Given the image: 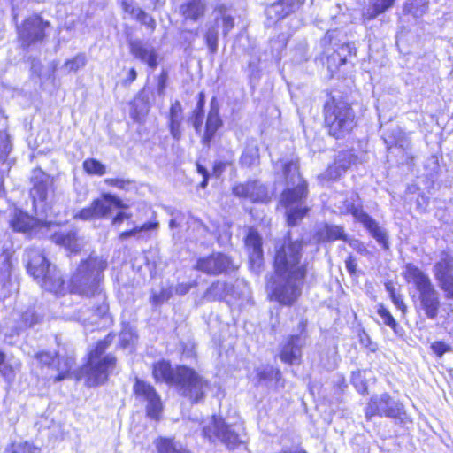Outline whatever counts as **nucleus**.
<instances>
[{"label":"nucleus","mask_w":453,"mask_h":453,"mask_svg":"<svg viewBox=\"0 0 453 453\" xmlns=\"http://www.w3.org/2000/svg\"><path fill=\"white\" fill-rule=\"evenodd\" d=\"M206 4L204 0H187L180 5V13L186 19L198 20L204 15Z\"/></svg>","instance_id":"obj_34"},{"label":"nucleus","mask_w":453,"mask_h":453,"mask_svg":"<svg viewBox=\"0 0 453 453\" xmlns=\"http://www.w3.org/2000/svg\"><path fill=\"white\" fill-rule=\"evenodd\" d=\"M346 242H348L349 245L359 254L363 256H368L370 254L367 247L362 242L357 239H350L349 241L347 240Z\"/></svg>","instance_id":"obj_57"},{"label":"nucleus","mask_w":453,"mask_h":453,"mask_svg":"<svg viewBox=\"0 0 453 453\" xmlns=\"http://www.w3.org/2000/svg\"><path fill=\"white\" fill-rule=\"evenodd\" d=\"M40 320L39 316L34 310H27L20 316L18 325L12 328L11 335L19 334L21 330L31 327Z\"/></svg>","instance_id":"obj_38"},{"label":"nucleus","mask_w":453,"mask_h":453,"mask_svg":"<svg viewBox=\"0 0 453 453\" xmlns=\"http://www.w3.org/2000/svg\"><path fill=\"white\" fill-rule=\"evenodd\" d=\"M111 344L110 336L99 341L89 352L88 360L81 369V375L86 377L88 387H96L104 383L116 365V357L111 354H104Z\"/></svg>","instance_id":"obj_6"},{"label":"nucleus","mask_w":453,"mask_h":453,"mask_svg":"<svg viewBox=\"0 0 453 453\" xmlns=\"http://www.w3.org/2000/svg\"><path fill=\"white\" fill-rule=\"evenodd\" d=\"M304 2L305 0H279L266 8L265 14L268 19L276 21L297 11Z\"/></svg>","instance_id":"obj_27"},{"label":"nucleus","mask_w":453,"mask_h":453,"mask_svg":"<svg viewBox=\"0 0 453 453\" xmlns=\"http://www.w3.org/2000/svg\"><path fill=\"white\" fill-rule=\"evenodd\" d=\"M132 218L131 213L126 211H119L111 220L112 226H120L125 219H130Z\"/></svg>","instance_id":"obj_61"},{"label":"nucleus","mask_w":453,"mask_h":453,"mask_svg":"<svg viewBox=\"0 0 453 453\" xmlns=\"http://www.w3.org/2000/svg\"><path fill=\"white\" fill-rule=\"evenodd\" d=\"M203 434L211 441L217 440L226 444L228 448H234L243 441L237 431L229 428L222 419L212 416L208 424L203 427Z\"/></svg>","instance_id":"obj_14"},{"label":"nucleus","mask_w":453,"mask_h":453,"mask_svg":"<svg viewBox=\"0 0 453 453\" xmlns=\"http://www.w3.org/2000/svg\"><path fill=\"white\" fill-rule=\"evenodd\" d=\"M73 365V359L72 357L58 358L57 367L58 374L56 376L55 380L60 381L67 378Z\"/></svg>","instance_id":"obj_47"},{"label":"nucleus","mask_w":453,"mask_h":453,"mask_svg":"<svg viewBox=\"0 0 453 453\" xmlns=\"http://www.w3.org/2000/svg\"><path fill=\"white\" fill-rule=\"evenodd\" d=\"M351 213L357 221L364 225V226L370 232L372 236L382 246L383 249H389L386 232L379 226L378 223L372 217H370L361 208L355 206H352Z\"/></svg>","instance_id":"obj_22"},{"label":"nucleus","mask_w":453,"mask_h":453,"mask_svg":"<svg viewBox=\"0 0 453 453\" xmlns=\"http://www.w3.org/2000/svg\"><path fill=\"white\" fill-rule=\"evenodd\" d=\"M205 104V96L203 92L198 95V101L196 109L193 111L191 119L192 125L197 133L201 132L203 122V108Z\"/></svg>","instance_id":"obj_40"},{"label":"nucleus","mask_w":453,"mask_h":453,"mask_svg":"<svg viewBox=\"0 0 453 453\" xmlns=\"http://www.w3.org/2000/svg\"><path fill=\"white\" fill-rule=\"evenodd\" d=\"M321 242L347 241V235L342 226L325 224L317 233Z\"/></svg>","instance_id":"obj_35"},{"label":"nucleus","mask_w":453,"mask_h":453,"mask_svg":"<svg viewBox=\"0 0 453 453\" xmlns=\"http://www.w3.org/2000/svg\"><path fill=\"white\" fill-rule=\"evenodd\" d=\"M33 187L30 197L36 213H46L50 206V198L53 194V179L40 169L35 170L31 177Z\"/></svg>","instance_id":"obj_11"},{"label":"nucleus","mask_w":453,"mask_h":453,"mask_svg":"<svg viewBox=\"0 0 453 453\" xmlns=\"http://www.w3.org/2000/svg\"><path fill=\"white\" fill-rule=\"evenodd\" d=\"M345 53H348L349 55L356 54V48L353 43H344L341 46L340 51L332 55L328 58V68L332 69L333 65L332 61L335 60L336 58H339L340 64L339 65H344L347 62V58Z\"/></svg>","instance_id":"obj_44"},{"label":"nucleus","mask_w":453,"mask_h":453,"mask_svg":"<svg viewBox=\"0 0 453 453\" xmlns=\"http://www.w3.org/2000/svg\"><path fill=\"white\" fill-rule=\"evenodd\" d=\"M305 345L303 334L289 336L282 345L280 358L282 362L292 365L302 357V349Z\"/></svg>","instance_id":"obj_24"},{"label":"nucleus","mask_w":453,"mask_h":453,"mask_svg":"<svg viewBox=\"0 0 453 453\" xmlns=\"http://www.w3.org/2000/svg\"><path fill=\"white\" fill-rule=\"evenodd\" d=\"M11 151V145L8 135L5 132L0 131V160H4Z\"/></svg>","instance_id":"obj_51"},{"label":"nucleus","mask_w":453,"mask_h":453,"mask_svg":"<svg viewBox=\"0 0 453 453\" xmlns=\"http://www.w3.org/2000/svg\"><path fill=\"white\" fill-rule=\"evenodd\" d=\"M391 301L394 303V305L403 312V314L406 313L407 306L404 303L403 295H401V294L394 295V296L391 297Z\"/></svg>","instance_id":"obj_60"},{"label":"nucleus","mask_w":453,"mask_h":453,"mask_svg":"<svg viewBox=\"0 0 453 453\" xmlns=\"http://www.w3.org/2000/svg\"><path fill=\"white\" fill-rule=\"evenodd\" d=\"M11 252L4 250L0 254V278L2 280H8L12 274Z\"/></svg>","instance_id":"obj_43"},{"label":"nucleus","mask_w":453,"mask_h":453,"mask_svg":"<svg viewBox=\"0 0 453 453\" xmlns=\"http://www.w3.org/2000/svg\"><path fill=\"white\" fill-rule=\"evenodd\" d=\"M166 81H167V73L166 72L163 71L160 75L158 76L157 81V93L159 96H163L165 93V89L166 87Z\"/></svg>","instance_id":"obj_62"},{"label":"nucleus","mask_w":453,"mask_h":453,"mask_svg":"<svg viewBox=\"0 0 453 453\" xmlns=\"http://www.w3.org/2000/svg\"><path fill=\"white\" fill-rule=\"evenodd\" d=\"M112 207L124 210L127 209L128 205L117 196L104 193L101 197L93 200L89 206L80 210L73 217L84 221L104 219L111 213Z\"/></svg>","instance_id":"obj_12"},{"label":"nucleus","mask_w":453,"mask_h":453,"mask_svg":"<svg viewBox=\"0 0 453 453\" xmlns=\"http://www.w3.org/2000/svg\"><path fill=\"white\" fill-rule=\"evenodd\" d=\"M87 64V57L83 53L77 54L71 59L65 61L64 68L67 73H76L80 69L83 68Z\"/></svg>","instance_id":"obj_46"},{"label":"nucleus","mask_w":453,"mask_h":453,"mask_svg":"<svg viewBox=\"0 0 453 453\" xmlns=\"http://www.w3.org/2000/svg\"><path fill=\"white\" fill-rule=\"evenodd\" d=\"M396 0H370L363 12L365 22L376 19L379 15L392 8Z\"/></svg>","instance_id":"obj_33"},{"label":"nucleus","mask_w":453,"mask_h":453,"mask_svg":"<svg viewBox=\"0 0 453 453\" xmlns=\"http://www.w3.org/2000/svg\"><path fill=\"white\" fill-rule=\"evenodd\" d=\"M177 365L173 367L166 360H159L153 365L152 375L157 382H165L174 386L177 380Z\"/></svg>","instance_id":"obj_28"},{"label":"nucleus","mask_w":453,"mask_h":453,"mask_svg":"<svg viewBox=\"0 0 453 453\" xmlns=\"http://www.w3.org/2000/svg\"><path fill=\"white\" fill-rule=\"evenodd\" d=\"M183 119L182 116V106L180 101H174L170 107L169 111V128L171 135L174 140H180L181 137V122Z\"/></svg>","instance_id":"obj_32"},{"label":"nucleus","mask_w":453,"mask_h":453,"mask_svg":"<svg viewBox=\"0 0 453 453\" xmlns=\"http://www.w3.org/2000/svg\"><path fill=\"white\" fill-rule=\"evenodd\" d=\"M325 122L331 136L345 137L354 127V113L350 106L342 101L330 99L324 106Z\"/></svg>","instance_id":"obj_7"},{"label":"nucleus","mask_w":453,"mask_h":453,"mask_svg":"<svg viewBox=\"0 0 453 453\" xmlns=\"http://www.w3.org/2000/svg\"><path fill=\"white\" fill-rule=\"evenodd\" d=\"M203 298L209 302L224 300L228 304H232L237 299V295L232 285L218 280L208 288Z\"/></svg>","instance_id":"obj_25"},{"label":"nucleus","mask_w":453,"mask_h":453,"mask_svg":"<svg viewBox=\"0 0 453 453\" xmlns=\"http://www.w3.org/2000/svg\"><path fill=\"white\" fill-rule=\"evenodd\" d=\"M275 169H280L286 178L288 188L281 194L280 203L286 208L288 224L295 226L308 211L304 205L307 183L299 174L298 162L295 158L277 161Z\"/></svg>","instance_id":"obj_2"},{"label":"nucleus","mask_w":453,"mask_h":453,"mask_svg":"<svg viewBox=\"0 0 453 453\" xmlns=\"http://www.w3.org/2000/svg\"><path fill=\"white\" fill-rule=\"evenodd\" d=\"M84 171L90 175L102 176L106 173V167L95 158H88L83 164Z\"/></svg>","instance_id":"obj_45"},{"label":"nucleus","mask_w":453,"mask_h":453,"mask_svg":"<svg viewBox=\"0 0 453 453\" xmlns=\"http://www.w3.org/2000/svg\"><path fill=\"white\" fill-rule=\"evenodd\" d=\"M351 381L357 390L361 394H365L367 391L366 383L365 382L364 377L360 371L353 372L351 376Z\"/></svg>","instance_id":"obj_50"},{"label":"nucleus","mask_w":453,"mask_h":453,"mask_svg":"<svg viewBox=\"0 0 453 453\" xmlns=\"http://www.w3.org/2000/svg\"><path fill=\"white\" fill-rule=\"evenodd\" d=\"M121 6L124 12L130 14L133 18L136 16L137 11H140V8L134 4L133 0H122Z\"/></svg>","instance_id":"obj_58"},{"label":"nucleus","mask_w":453,"mask_h":453,"mask_svg":"<svg viewBox=\"0 0 453 453\" xmlns=\"http://www.w3.org/2000/svg\"><path fill=\"white\" fill-rule=\"evenodd\" d=\"M258 161L257 150H247L242 155L241 162L242 165L250 166L256 165Z\"/></svg>","instance_id":"obj_52"},{"label":"nucleus","mask_w":453,"mask_h":453,"mask_svg":"<svg viewBox=\"0 0 453 453\" xmlns=\"http://www.w3.org/2000/svg\"><path fill=\"white\" fill-rule=\"evenodd\" d=\"M212 21L205 24L203 35L205 43L211 55L218 51L219 27L222 26L223 35H226L234 27V18L230 12V5L219 0L215 3L212 11Z\"/></svg>","instance_id":"obj_8"},{"label":"nucleus","mask_w":453,"mask_h":453,"mask_svg":"<svg viewBox=\"0 0 453 453\" xmlns=\"http://www.w3.org/2000/svg\"><path fill=\"white\" fill-rule=\"evenodd\" d=\"M233 192L236 196L250 200L253 203H264L268 199L266 187L257 180H250L236 185L233 188Z\"/></svg>","instance_id":"obj_19"},{"label":"nucleus","mask_w":453,"mask_h":453,"mask_svg":"<svg viewBox=\"0 0 453 453\" xmlns=\"http://www.w3.org/2000/svg\"><path fill=\"white\" fill-rule=\"evenodd\" d=\"M434 279L448 299H453V257L442 252L433 267Z\"/></svg>","instance_id":"obj_16"},{"label":"nucleus","mask_w":453,"mask_h":453,"mask_svg":"<svg viewBox=\"0 0 453 453\" xmlns=\"http://www.w3.org/2000/svg\"><path fill=\"white\" fill-rule=\"evenodd\" d=\"M357 157L351 151H342L338 154L334 164L328 167L326 174L330 179H337L341 174L354 165Z\"/></svg>","instance_id":"obj_29"},{"label":"nucleus","mask_w":453,"mask_h":453,"mask_svg":"<svg viewBox=\"0 0 453 453\" xmlns=\"http://www.w3.org/2000/svg\"><path fill=\"white\" fill-rule=\"evenodd\" d=\"M271 283V298L286 306L292 305L301 296L304 279L289 276H277Z\"/></svg>","instance_id":"obj_13"},{"label":"nucleus","mask_w":453,"mask_h":453,"mask_svg":"<svg viewBox=\"0 0 453 453\" xmlns=\"http://www.w3.org/2000/svg\"><path fill=\"white\" fill-rule=\"evenodd\" d=\"M104 183L107 184L108 186L114 187L116 188L122 190H127L128 186L130 185V181L128 180L119 178H107L104 180Z\"/></svg>","instance_id":"obj_56"},{"label":"nucleus","mask_w":453,"mask_h":453,"mask_svg":"<svg viewBox=\"0 0 453 453\" xmlns=\"http://www.w3.org/2000/svg\"><path fill=\"white\" fill-rule=\"evenodd\" d=\"M351 213L357 221L364 225V226L370 232L372 236L382 246L383 249H389L386 232L379 226L378 223L372 217H370L361 208L355 206H352Z\"/></svg>","instance_id":"obj_20"},{"label":"nucleus","mask_w":453,"mask_h":453,"mask_svg":"<svg viewBox=\"0 0 453 453\" xmlns=\"http://www.w3.org/2000/svg\"><path fill=\"white\" fill-rule=\"evenodd\" d=\"M50 27V22L43 20L39 15L28 17L19 27V35L23 47L42 42L45 37V29Z\"/></svg>","instance_id":"obj_17"},{"label":"nucleus","mask_w":453,"mask_h":453,"mask_svg":"<svg viewBox=\"0 0 453 453\" xmlns=\"http://www.w3.org/2000/svg\"><path fill=\"white\" fill-rule=\"evenodd\" d=\"M106 266L104 260L90 257L79 265L71 277L69 292L90 298L89 305L92 306L93 314L91 317L83 318L84 321L96 323L97 319L104 317L108 312L106 296L100 288L102 273Z\"/></svg>","instance_id":"obj_1"},{"label":"nucleus","mask_w":453,"mask_h":453,"mask_svg":"<svg viewBox=\"0 0 453 453\" xmlns=\"http://www.w3.org/2000/svg\"><path fill=\"white\" fill-rule=\"evenodd\" d=\"M351 213L357 221L364 225V226L370 232L372 236L382 246L383 249H389L386 232L379 226L378 223L372 217H370L361 208L355 206H352Z\"/></svg>","instance_id":"obj_21"},{"label":"nucleus","mask_w":453,"mask_h":453,"mask_svg":"<svg viewBox=\"0 0 453 453\" xmlns=\"http://www.w3.org/2000/svg\"><path fill=\"white\" fill-rule=\"evenodd\" d=\"M26 257L27 273L43 289L55 295H65V284L60 272L50 264L40 250H27Z\"/></svg>","instance_id":"obj_5"},{"label":"nucleus","mask_w":453,"mask_h":453,"mask_svg":"<svg viewBox=\"0 0 453 453\" xmlns=\"http://www.w3.org/2000/svg\"><path fill=\"white\" fill-rule=\"evenodd\" d=\"M196 284L193 283H179L175 288V293L179 296L186 295Z\"/></svg>","instance_id":"obj_63"},{"label":"nucleus","mask_w":453,"mask_h":453,"mask_svg":"<svg viewBox=\"0 0 453 453\" xmlns=\"http://www.w3.org/2000/svg\"><path fill=\"white\" fill-rule=\"evenodd\" d=\"M129 47L131 54L137 59L147 64L150 68L155 69L157 66L158 54L152 45L136 40L132 41L129 43Z\"/></svg>","instance_id":"obj_26"},{"label":"nucleus","mask_w":453,"mask_h":453,"mask_svg":"<svg viewBox=\"0 0 453 453\" xmlns=\"http://www.w3.org/2000/svg\"><path fill=\"white\" fill-rule=\"evenodd\" d=\"M231 265L230 258L223 253H214L201 257L196 261L195 268L206 274L217 275L226 272Z\"/></svg>","instance_id":"obj_18"},{"label":"nucleus","mask_w":453,"mask_h":453,"mask_svg":"<svg viewBox=\"0 0 453 453\" xmlns=\"http://www.w3.org/2000/svg\"><path fill=\"white\" fill-rule=\"evenodd\" d=\"M216 98H212L211 100V108L207 116V120L205 124V132L203 136V143L205 145H209L211 140L213 139L217 130L222 125V121L219 117L218 107L214 106V102Z\"/></svg>","instance_id":"obj_30"},{"label":"nucleus","mask_w":453,"mask_h":453,"mask_svg":"<svg viewBox=\"0 0 453 453\" xmlns=\"http://www.w3.org/2000/svg\"><path fill=\"white\" fill-rule=\"evenodd\" d=\"M134 19L151 30L155 28V20L152 19L150 15L146 13L142 9H140V11H137Z\"/></svg>","instance_id":"obj_53"},{"label":"nucleus","mask_w":453,"mask_h":453,"mask_svg":"<svg viewBox=\"0 0 453 453\" xmlns=\"http://www.w3.org/2000/svg\"><path fill=\"white\" fill-rule=\"evenodd\" d=\"M351 213L357 221L364 225V226L370 232L372 236L382 246L383 249H389L386 232L379 226L378 223L372 217H370L361 208L355 206H352Z\"/></svg>","instance_id":"obj_23"},{"label":"nucleus","mask_w":453,"mask_h":453,"mask_svg":"<svg viewBox=\"0 0 453 453\" xmlns=\"http://www.w3.org/2000/svg\"><path fill=\"white\" fill-rule=\"evenodd\" d=\"M7 453H42L41 446L33 441H21L12 442L7 449Z\"/></svg>","instance_id":"obj_39"},{"label":"nucleus","mask_w":453,"mask_h":453,"mask_svg":"<svg viewBox=\"0 0 453 453\" xmlns=\"http://www.w3.org/2000/svg\"><path fill=\"white\" fill-rule=\"evenodd\" d=\"M273 376L276 380H279L280 372L269 366L257 369V378L259 382H267Z\"/></svg>","instance_id":"obj_48"},{"label":"nucleus","mask_w":453,"mask_h":453,"mask_svg":"<svg viewBox=\"0 0 453 453\" xmlns=\"http://www.w3.org/2000/svg\"><path fill=\"white\" fill-rule=\"evenodd\" d=\"M303 242L292 241L289 236L275 244L273 267L276 276L305 279L307 265L302 262Z\"/></svg>","instance_id":"obj_4"},{"label":"nucleus","mask_w":453,"mask_h":453,"mask_svg":"<svg viewBox=\"0 0 453 453\" xmlns=\"http://www.w3.org/2000/svg\"><path fill=\"white\" fill-rule=\"evenodd\" d=\"M35 358L39 364L50 366L55 362V354L50 352H38L35 355Z\"/></svg>","instance_id":"obj_55"},{"label":"nucleus","mask_w":453,"mask_h":453,"mask_svg":"<svg viewBox=\"0 0 453 453\" xmlns=\"http://www.w3.org/2000/svg\"><path fill=\"white\" fill-rule=\"evenodd\" d=\"M20 368V362L18 359L12 358L4 361L0 366V373L8 381H12L15 378V373Z\"/></svg>","instance_id":"obj_42"},{"label":"nucleus","mask_w":453,"mask_h":453,"mask_svg":"<svg viewBox=\"0 0 453 453\" xmlns=\"http://www.w3.org/2000/svg\"><path fill=\"white\" fill-rule=\"evenodd\" d=\"M404 280L418 291V306L429 319H435L441 308L440 294L430 277L417 265L408 263L403 271Z\"/></svg>","instance_id":"obj_3"},{"label":"nucleus","mask_w":453,"mask_h":453,"mask_svg":"<svg viewBox=\"0 0 453 453\" xmlns=\"http://www.w3.org/2000/svg\"><path fill=\"white\" fill-rule=\"evenodd\" d=\"M52 239L57 244L65 247L72 252H76L80 250L76 233L73 231L56 232L53 234Z\"/></svg>","instance_id":"obj_36"},{"label":"nucleus","mask_w":453,"mask_h":453,"mask_svg":"<svg viewBox=\"0 0 453 453\" xmlns=\"http://www.w3.org/2000/svg\"><path fill=\"white\" fill-rule=\"evenodd\" d=\"M377 312L378 315L380 317L383 324L395 331L397 323L395 318L390 313V311L386 307H384V305L380 304Z\"/></svg>","instance_id":"obj_49"},{"label":"nucleus","mask_w":453,"mask_h":453,"mask_svg":"<svg viewBox=\"0 0 453 453\" xmlns=\"http://www.w3.org/2000/svg\"><path fill=\"white\" fill-rule=\"evenodd\" d=\"M39 224V220L27 213L15 210L10 225L15 232L27 233Z\"/></svg>","instance_id":"obj_31"},{"label":"nucleus","mask_w":453,"mask_h":453,"mask_svg":"<svg viewBox=\"0 0 453 453\" xmlns=\"http://www.w3.org/2000/svg\"><path fill=\"white\" fill-rule=\"evenodd\" d=\"M246 246L250 250L252 260L261 259L263 256L262 242L259 234L255 231H250L246 240Z\"/></svg>","instance_id":"obj_37"},{"label":"nucleus","mask_w":453,"mask_h":453,"mask_svg":"<svg viewBox=\"0 0 453 453\" xmlns=\"http://www.w3.org/2000/svg\"><path fill=\"white\" fill-rule=\"evenodd\" d=\"M433 351L439 357L448 352L450 348L443 342H435L431 345Z\"/></svg>","instance_id":"obj_59"},{"label":"nucleus","mask_w":453,"mask_h":453,"mask_svg":"<svg viewBox=\"0 0 453 453\" xmlns=\"http://www.w3.org/2000/svg\"><path fill=\"white\" fill-rule=\"evenodd\" d=\"M119 338L123 348H127L134 342V335L130 332H122Z\"/></svg>","instance_id":"obj_64"},{"label":"nucleus","mask_w":453,"mask_h":453,"mask_svg":"<svg viewBox=\"0 0 453 453\" xmlns=\"http://www.w3.org/2000/svg\"><path fill=\"white\" fill-rule=\"evenodd\" d=\"M177 380L174 387L191 403L201 402L208 388V381L196 370L186 365H177Z\"/></svg>","instance_id":"obj_9"},{"label":"nucleus","mask_w":453,"mask_h":453,"mask_svg":"<svg viewBox=\"0 0 453 453\" xmlns=\"http://www.w3.org/2000/svg\"><path fill=\"white\" fill-rule=\"evenodd\" d=\"M157 226H158L157 222H146V223L142 224V226H134V228H132L131 230H128V233L131 237L137 236V238H140V236H138V234L140 233L144 232V231L157 229Z\"/></svg>","instance_id":"obj_54"},{"label":"nucleus","mask_w":453,"mask_h":453,"mask_svg":"<svg viewBox=\"0 0 453 453\" xmlns=\"http://www.w3.org/2000/svg\"><path fill=\"white\" fill-rule=\"evenodd\" d=\"M133 390L139 401L146 403L147 416L151 419L158 420L163 411V403L154 387L136 378Z\"/></svg>","instance_id":"obj_15"},{"label":"nucleus","mask_w":453,"mask_h":453,"mask_svg":"<svg viewBox=\"0 0 453 453\" xmlns=\"http://www.w3.org/2000/svg\"><path fill=\"white\" fill-rule=\"evenodd\" d=\"M365 418L370 420L373 416L386 417L403 420L405 416L404 405L388 393L374 395L370 399L365 410Z\"/></svg>","instance_id":"obj_10"},{"label":"nucleus","mask_w":453,"mask_h":453,"mask_svg":"<svg viewBox=\"0 0 453 453\" xmlns=\"http://www.w3.org/2000/svg\"><path fill=\"white\" fill-rule=\"evenodd\" d=\"M157 448L158 453H189V451L183 449L180 444L166 438H160L157 441Z\"/></svg>","instance_id":"obj_41"}]
</instances>
